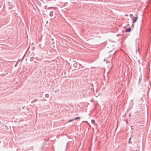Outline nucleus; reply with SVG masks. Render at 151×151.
Listing matches in <instances>:
<instances>
[{
	"instance_id": "obj_7",
	"label": "nucleus",
	"mask_w": 151,
	"mask_h": 151,
	"mask_svg": "<svg viewBox=\"0 0 151 151\" xmlns=\"http://www.w3.org/2000/svg\"><path fill=\"white\" fill-rule=\"evenodd\" d=\"M45 97L47 98L49 97V95L48 94H46L45 95Z\"/></svg>"
},
{
	"instance_id": "obj_10",
	"label": "nucleus",
	"mask_w": 151,
	"mask_h": 151,
	"mask_svg": "<svg viewBox=\"0 0 151 151\" xmlns=\"http://www.w3.org/2000/svg\"><path fill=\"white\" fill-rule=\"evenodd\" d=\"M131 137H130V138L129 139V143H130V140H131Z\"/></svg>"
},
{
	"instance_id": "obj_5",
	"label": "nucleus",
	"mask_w": 151,
	"mask_h": 151,
	"mask_svg": "<svg viewBox=\"0 0 151 151\" xmlns=\"http://www.w3.org/2000/svg\"><path fill=\"white\" fill-rule=\"evenodd\" d=\"M38 101V100L37 99H35L34 100H33L31 102V103H34V102H36V101Z\"/></svg>"
},
{
	"instance_id": "obj_12",
	"label": "nucleus",
	"mask_w": 151,
	"mask_h": 151,
	"mask_svg": "<svg viewBox=\"0 0 151 151\" xmlns=\"http://www.w3.org/2000/svg\"><path fill=\"white\" fill-rule=\"evenodd\" d=\"M79 65H81V66H82V65L81 64H79Z\"/></svg>"
},
{
	"instance_id": "obj_2",
	"label": "nucleus",
	"mask_w": 151,
	"mask_h": 151,
	"mask_svg": "<svg viewBox=\"0 0 151 151\" xmlns=\"http://www.w3.org/2000/svg\"><path fill=\"white\" fill-rule=\"evenodd\" d=\"M131 31V28L130 27H129L128 28H127L126 30V32H129Z\"/></svg>"
},
{
	"instance_id": "obj_1",
	"label": "nucleus",
	"mask_w": 151,
	"mask_h": 151,
	"mask_svg": "<svg viewBox=\"0 0 151 151\" xmlns=\"http://www.w3.org/2000/svg\"><path fill=\"white\" fill-rule=\"evenodd\" d=\"M137 19H138L137 17H135L133 21V22H132L133 23H135L137 21Z\"/></svg>"
},
{
	"instance_id": "obj_9",
	"label": "nucleus",
	"mask_w": 151,
	"mask_h": 151,
	"mask_svg": "<svg viewBox=\"0 0 151 151\" xmlns=\"http://www.w3.org/2000/svg\"><path fill=\"white\" fill-rule=\"evenodd\" d=\"M80 118V117H76L74 119L76 120V119H79Z\"/></svg>"
},
{
	"instance_id": "obj_13",
	"label": "nucleus",
	"mask_w": 151,
	"mask_h": 151,
	"mask_svg": "<svg viewBox=\"0 0 151 151\" xmlns=\"http://www.w3.org/2000/svg\"><path fill=\"white\" fill-rule=\"evenodd\" d=\"M19 60L21 61V60H20L19 59V60H18V61H19Z\"/></svg>"
},
{
	"instance_id": "obj_4",
	"label": "nucleus",
	"mask_w": 151,
	"mask_h": 151,
	"mask_svg": "<svg viewBox=\"0 0 151 151\" xmlns=\"http://www.w3.org/2000/svg\"><path fill=\"white\" fill-rule=\"evenodd\" d=\"M53 12L52 11H51L50 13V17H52L53 15Z\"/></svg>"
},
{
	"instance_id": "obj_8",
	"label": "nucleus",
	"mask_w": 151,
	"mask_h": 151,
	"mask_svg": "<svg viewBox=\"0 0 151 151\" xmlns=\"http://www.w3.org/2000/svg\"><path fill=\"white\" fill-rule=\"evenodd\" d=\"M91 122L92 124H94L95 123V121L93 120H92L91 121Z\"/></svg>"
},
{
	"instance_id": "obj_6",
	"label": "nucleus",
	"mask_w": 151,
	"mask_h": 151,
	"mask_svg": "<svg viewBox=\"0 0 151 151\" xmlns=\"http://www.w3.org/2000/svg\"><path fill=\"white\" fill-rule=\"evenodd\" d=\"M74 120H75V119H73L70 120H69V121L68 122V123L70 122H72L73 121H74Z\"/></svg>"
},
{
	"instance_id": "obj_3",
	"label": "nucleus",
	"mask_w": 151,
	"mask_h": 151,
	"mask_svg": "<svg viewBox=\"0 0 151 151\" xmlns=\"http://www.w3.org/2000/svg\"><path fill=\"white\" fill-rule=\"evenodd\" d=\"M78 66V63L76 62H75L73 64V66L75 68H77Z\"/></svg>"
},
{
	"instance_id": "obj_11",
	"label": "nucleus",
	"mask_w": 151,
	"mask_h": 151,
	"mask_svg": "<svg viewBox=\"0 0 151 151\" xmlns=\"http://www.w3.org/2000/svg\"><path fill=\"white\" fill-rule=\"evenodd\" d=\"M23 58H24V57H23V58H22V60H21V61H22V60H23Z\"/></svg>"
}]
</instances>
